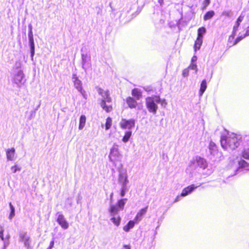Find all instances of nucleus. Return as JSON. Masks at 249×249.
<instances>
[{"label": "nucleus", "instance_id": "f257e3e1", "mask_svg": "<svg viewBox=\"0 0 249 249\" xmlns=\"http://www.w3.org/2000/svg\"><path fill=\"white\" fill-rule=\"evenodd\" d=\"M242 137L240 135L234 133L223 136L220 140L222 147L227 150H233L239 145Z\"/></svg>", "mask_w": 249, "mask_h": 249}, {"label": "nucleus", "instance_id": "f03ea898", "mask_svg": "<svg viewBox=\"0 0 249 249\" xmlns=\"http://www.w3.org/2000/svg\"><path fill=\"white\" fill-rule=\"evenodd\" d=\"M159 96H153L148 97L146 98L145 105L148 111L153 114H156L158 109V107L156 103H159Z\"/></svg>", "mask_w": 249, "mask_h": 249}, {"label": "nucleus", "instance_id": "7ed1b4c3", "mask_svg": "<svg viewBox=\"0 0 249 249\" xmlns=\"http://www.w3.org/2000/svg\"><path fill=\"white\" fill-rule=\"evenodd\" d=\"M12 80L13 83L20 87L24 85L26 81L25 75L22 70H17L13 71L12 73Z\"/></svg>", "mask_w": 249, "mask_h": 249}, {"label": "nucleus", "instance_id": "20e7f679", "mask_svg": "<svg viewBox=\"0 0 249 249\" xmlns=\"http://www.w3.org/2000/svg\"><path fill=\"white\" fill-rule=\"evenodd\" d=\"M119 125L120 127L123 129H130L135 126V121L133 119L129 120L122 119L119 123Z\"/></svg>", "mask_w": 249, "mask_h": 249}, {"label": "nucleus", "instance_id": "39448f33", "mask_svg": "<svg viewBox=\"0 0 249 249\" xmlns=\"http://www.w3.org/2000/svg\"><path fill=\"white\" fill-rule=\"evenodd\" d=\"M20 241L23 243L24 246L27 249L32 248L31 239L29 236L27 235L26 233H21L19 235Z\"/></svg>", "mask_w": 249, "mask_h": 249}, {"label": "nucleus", "instance_id": "423d86ee", "mask_svg": "<svg viewBox=\"0 0 249 249\" xmlns=\"http://www.w3.org/2000/svg\"><path fill=\"white\" fill-rule=\"evenodd\" d=\"M28 38L29 45L30 47L31 57V59L33 60L34 55L35 54V44L33 37V33H28Z\"/></svg>", "mask_w": 249, "mask_h": 249}, {"label": "nucleus", "instance_id": "0eeeda50", "mask_svg": "<svg viewBox=\"0 0 249 249\" xmlns=\"http://www.w3.org/2000/svg\"><path fill=\"white\" fill-rule=\"evenodd\" d=\"M242 157L249 160V137L244 142V148L241 153Z\"/></svg>", "mask_w": 249, "mask_h": 249}, {"label": "nucleus", "instance_id": "6e6552de", "mask_svg": "<svg viewBox=\"0 0 249 249\" xmlns=\"http://www.w3.org/2000/svg\"><path fill=\"white\" fill-rule=\"evenodd\" d=\"M57 222L58 224L64 229H67L69 227V223L66 221L63 214H59L57 218Z\"/></svg>", "mask_w": 249, "mask_h": 249}, {"label": "nucleus", "instance_id": "1a4fd4ad", "mask_svg": "<svg viewBox=\"0 0 249 249\" xmlns=\"http://www.w3.org/2000/svg\"><path fill=\"white\" fill-rule=\"evenodd\" d=\"M148 209V206H146L145 207L141 209L137 213L136 216L134 218V220L136 222V223L141 221L142 219V217L143 215H144Z\"/></svg>", "mask_w": 249, "mask_h": 249}, {"label": "nucleus", "instance_id": "9d476101", "mask_svg": "<svg viewBox=\"0 0 249 249\" xmlns=\"http://www.w3.org/2000/svg\"><path fill=\"white\" fill-rule=\"evenodd\" d=\"M82 56V68L85 71H86L87 68L89 67L87 62L90 60V56L88 55L87 53H81Z\"/></svg>", "mask_w": 249, "mask_h": 249}, {"label": "nucleus", "instance_id": "9b49d317", "mask_svg": "<svg viewBox=\"0 0 249 249\" xmlns=\"http://www.w3.org/2000/svg\"><path fill=\"white\" fill-rule=\"evenodd\" d=\"M72 78L75 88L77 89L78 91L82 93V87L81 81L78 78L76 74H73Z\"/></svg>", "mask_w": 249, "mask_h": 249}, {"label": "nucleus", "instance_id": "f8f14e48", "mask_svg": "<svg viewBox=\"0 0 249 249\" xmlns=\"http://www.w3.org/2000/svg\"><path fill=\"white\" fill-rule=\"evenodd\" d=\"M197 188V186H195L194 184H192L185 188L182 191L180 196H187L189 194L191 193L193 190Z\"/></svg>", "mask_w": 249, "mask_h": 249}, {"label": "nucleus", "instance_id": "ddd939ff", "mask_svg": "<svg viewBox=\"0 0 249 249\" xmlns=\"http://www.w3.org/2000/svg\"><path fill=\"white\" fill-rule=\"evenodd\" d=\"M126 103L129 107L131 108H135L137 106V103L136 100L134 98L130 97L126 99Z\"/></svg>", "mask_w": 249, "mask_h": 249}, {"label": "nucleus", "instance_id": "4468645a", "mask_svg": "<svg viewBox=\"0 0 249 249\" xmlns=\"http://www.w3.org/2000/svg\"><path fill=\"white\" fill-rule=\"evenodd\" d=\"M15 153L14 148L9 149L6 151V157L8 160H12L14 159Z\"/></svg>", "mask_w": 249, "mask_h": 249}, {"label": "nucleus", "instance_id": "2eb2a0df", "mask_svg": "<svg viewBox=\"0 0 249 249\" xmlns=\"http://www.w3.org/2000/svg\"><path fill=\"white\" fill-rule=\"evenodd\" d=\"M136 222L134 220H130L129 221L126 225H125L124 227H123V230L125 231V232H128L129 230L130 229H132L133 228L134 226H135V223H136Z\"/></svg>", "mask_w": 249, "mask_h": 249}, {"label": "nucleus", "instance_id": "dca6fc26", "mask_svg": "<svg viewBox=\"0 0 249 249\" xmlns=\"http://www.w3.org/2000/svg\"><path fill=\"white\" fill-rule=\"evenodd\" d=\"M203 42V37L197 36L196 40L195 41L194 45V49L196 51L200 48Z\"/></svg>", "mask_w": 249, "mask_h": 249}, {"label": "nucleus", "instance_id": "f3484780", "mask_svg": "<svg viewBox=\"0 0 249 249\" xmlns=\"http://www.w3.org/2000/svg\"><path fill=\"white\" fill-rule=\"evenodd\" d=\"M209 149L211 154L215 155L217 152V147L213 142H210L209 144Z\"/></svg>", "mask_w": 249, "mask_h": 249}, {"label": "nucleus", "instance_id": "a211bd4d", "mask_svg": "<svg viewBox=\"0 0 249 249\" xmlns=\"http://www.w3.org/2000/svg\"><path fill=\"white\" fill-rule=\"evenodd\" d=\"M215 13L213 11L211 10L207 12L204 16L203 19L205 21L208 20L212 18L214 15Z\"/></svg>", "mask_w": 249, "mask_h": 249}, {"label": "nucleus", "instance_id": "6ab92c4d", "mask_svg": "<svg viewBox=\"0 0 249 249\" xmlns=\"http://www.w3.org/2000/svg\"><path fill=\"white\" fill-rule=\"evenodd\" d=\"M86 121V116L84 115H81L80 116V121H79V129H82L83 128V127L85 125Z\"/></svg>", "mask_w": 249, "mask_h": 249}, {"label": "nucleus", "instance_id": "aec40b11", "mask_svg": "<svg viewBox=\"0 0 249 249\" xmlns=\"http://www.w3.org/2000/svg\"><path fill=\"white\" fill-rule=\"evenodd\" d=\"M132 135V131H127L125 132L124 136L123 137L122 141L124 142H126L128 141L129 139Z\"/></svg>", "mask_w": 249, "mask_h": 249}, {"label": "nucleus", "instance_id": "412c9836", "mask_svg": "<svg viewBox=\"0 0 249 249\" xmlns=\"http://www.w3.org/2000/svg\"><path fill=\"white\" fill-rule=\"evenodd\" d=\"M239 168H247L249 166V163L244 160H241L238 162Z\"/></svg>", "mask_w": 249, "mask_h": 249}, {"label": "nucleus", "instance_id": "4be33fe9", "mask_svg": "<svg viewBox=\"0 0 249 249\" xmlns=\"http://www.w3.org/2000/svg\"><path fill=\"white\" fill-rule=\"evenodd\" d=\"M101 106L107 112H109L111 111L112 108L111 106H107L106 105L105 103V100H102L101 102Z\"/></svg>", "mask_w": 249, "mask_h": 249}, {"label": "nucleus", "instance_id": "5701e85b", "mask_svg": "<svg viewBox=\"0 0 249 249\" xmlns=\"http://www.w3.org/2000/svg\"><path fill=\"white\" fill-rule=\"evenodd\" d=\"M118 211H119V209L117 206H115L114 205H112L110 206L109 209V212L111 214H115L117 213Z\"/></svg>", "mask_w": 249, "mask_h": 249}, {"label": "nucleus", "instance_id": "b1692460", "mask_svg": "<svg viewBox=\"0 0 249 249\" xmlns=\"http://www.w3.org/2000/svg\"><path fill=\"white\" fill-rule=\"evenodd\" d=\"M112 125V119L108 117L106 119V122L105 124L106 130L109 129Z\"/></svg>", "mask_w": 249, "mask_h": 249}, {"label": "nucleus", "instance_id": "393cba45", "mask_svg": "<svg viewBox=\"0 0 249 249\" xmlns=\"http://www.w3.org/2000/svg\"><path fill=\"white\" fill-rule=\"evenodd\" d=\"M207 88V83L206 80H203L201 84L200 89V92L201 93H203V92L205 91Z\"/></svg>", "mask_w": 249, "mask_h": 249}, {"label": "nucleus", "instance_id": "a878e982", "mask_svg": "<svg viewBox=\"0 0 249 249\" xmlns=\"http://www.w3.org/2000/svg\"><path fill=\"white\" fill-rule=\"evenodd\" d=\"M111 220L116 226H119L120 224L121 218L119 216H118L117 217H113L111 218Z\"/></svg>", "mask_w": 249, "mask_h": 249}, {"label": "nucleus", "instance_id": "bb28decb", "mask_svg": "<svg viewBox=\"0 0 249 249\" xmlns=\"http://www.w3.org/2000/svg\"><path fill=\"white\" fill-rule=\"evenodd\" d=\"M119 155V152L117 148H113L111 150L110 154V158H113L115 156H118Z\"/></svg>", "mask_w": 249, "mask_h": 249}, {"label": "nucleus", "instance_id": "cd10ccee", "mask_svg": "<svg viewBox=\"0 0 249 249\" xmlns=\"http://www.w3.org/2000/svg\"><path fill=\"white\" fill-rule=\"evenodd\" d=\"M206 33V29L202 27L199 28L197 30V36L203 37V35Z\"/></svg>", "mask_w": 249, "mask_h": 249}, {"label": "nucleus", "instance_id": "c85d7f7f", "mask_svg": "<svg viewBox=\"0 0 249 249\" xmlns=\"http://www.w3.org/2000/svg\"><path fill=\"white\" fill-rule=\"evenodd\" d=\"M21 66V63L20 61H17L15 62V66L13 67V71H16L17 70H21L20 69Z\"/></svg>", "mask_w": 249, "mask_h": 249}, {"label": "nucleus", "instance_id": "c756f323", "mask_svg": "<svg viewBox=\"0 0 249 249\" xmlns=\"http://www.w3.org/2000/svg\"><path fill=\"white\" fill-rule=\"evenodd\" d=\"M9 204L11 210V212L9 214V217L10 218H12L15 216V208L13 205L12 204L11 202H10Z\"/></svg>", "mask_w": 249, "mask_h": 249}, {"label": "nucleus", "instance_id": "7c9ffc66", "mask_svg": "<svg viewBox=\"0 0 249 249\" xmlns=\"http://www.w3.org/2000/svg\"><path fill=\"white\" fill-rule=\"evenodd\" d=\"M126 199H120L117 203L118 207H120L122 209H123L124 207L125 204V200H126Z\"/></svg>", "mask_w": 249, "mask_h": 249}, {"label": "nucleus", "instance_id": "2f4dec72", "mask_svg": "<svg viewBox=\"0 0 249 249\" xmlns=\"http://www.w3.org/2000/svg\"><path fill=\"white\" fill-rule=\"evenodd\" d=\"M222 15L227 17H231L232 16V12L231 11H224L222 12Z\"/></svg>", "mask_w": 249, "mask_h": 249}, {"label": "nucleus", "instance_id": "473e14b6", "mask_svg": "<svg viewBox=\"0 0 249 249\" xmlns=\"http://www.w3.org/2000/svg\"><path fill=\"white\" fill-rule=\"evenodd\" d=\"M240 24V23H239L237 21L236 22V23L233 28L232 34H234V35L236 34V32L237 31L238 28Z\"/></svg>", "mask_w": 249, "mask_h": 249}, {"label": "nucleus", "instance_id": "72a5a7b5", "mask_svg": "<svg viewBox=\"0 0 249 249\" xmlns=\"http://www.w3.org/2000/svg\"><path fill=\"white\" fill-rule=\"evenodd\" d=\"M11 169L12 172L13 173H15L18 171H20L21 168L20 167H18L17 165H16L13 166H12Z\"/></svg>", "mask_w": 249, "mask_h": 249}, {"label": "nucleus", "instance_id": "f704fd0d", "mask_svg": "<svg viewBox=\"0 0 249 249\" xmlns=\"http://www.w3.org/2000/svg\"><path fill=\"white\" fill-rule=\"evenodd\" d=\"M159 100L160 101L159 102V103H160L163 107H165L167 105V102L165 99H161L159 97Z\"/></svg>", "mask_w": 249, "mask_h": 249}, {"label": "nucleus", "instance_id": "c9c22d12", "mask_svg": "<svg viewBox=\"0 0 249 249\" xmlns=\"http://www.w3.org/2000/svg\"><path fill=\"white\" fill-rule=\"evenodd\" d=\"M210 0H204V1L203 2V9H206V7L210 4Z\"/></svg>", "mask_w": 249, "mask_h": 249}, {"label": "nucleus", "instance_id": "e433bc0d", "mask_svg": "<svg viewBox=\"0 0 249 249\" xmlns=\"http://www.w3.org/2000/svg\"><path fill=\"white\" fill-rule=\"evenodd\" d=\"M245 37L243 36H240L238 37L235 40L234 42L233 43V45L236 44L238 42H239L240 41H241L242 39H243Z\"/></svg>", "mask_w": 249, "mask_h": 249}, {"label": "nucleus", "instance_id": "4c0bfd02", "mask_svg": "<svg viewBox=\"0 0 249 249\" xmlns=\"http://www.w3.org/2000/svg\"><path fill=\"white\" fill-rule=\"evenodd\" d=\"M189 69H191L192 70H195L196 71H197V66L196 64L192 63L189 67Z\"/></svg>", "mask_w": 249, "mask_h": 249}, {"label": "nucleus", "instance_id": "58836bf2", "mask_svg": "<svg viewBox=\"0 0 249 249\" xmlns=\"http://www.w3.org/2000/svg\"><path fill=\"white\" fill-rule=\"evenodd\" d=\"M189 75V70L188 69H184L182 71V75L183 77H187Z\"/></svg>", "mask_w": 249, "mask_h": 249}, {"label": "nucleus", "instance_id": "ea45409f", "mask_svg": "<svg viewBox=\"0 0 249 249\" xmlns=\"http://www.w3.org/2000/svg\"><path fill=\"white\" fill-rule=\"evenodd\" d=\"M244 18V16L243 15V14H242L238 18H237V22H239V23H241L242 20H243V18Z\"/></svg>", "mask_w": 249, "mask_h": 249}, {"label": "nucleus", "instance_id": "a19ab883", "mask_svg": "<svg viewBox=\"0 0 249 249\" xmlns=\"http://www.w3.org/2000/svg\"><path fill=\"white\" fill-rule=\"evenodd\" d=\"M142 93V91H141V90L140 89H134L132 90L131 93L134 94V93Z\"/></svg>", "mask_w": 249, "mask_h": 249}, {"label": "nucleus", "instance_id": "79ce46f5", "mask_svg": "<svg viewBox=\"0 0 249 249\" xmlns=\"http://www.w3.org/2000/svg\"><path fill=\"white\" fill-rule=\"evenodd\" d=\"M106 102H110L111 101V98L109 96L108 94H106V97L105 98L104 100Z\"/></svg>", "mask_w": 249, "mask_h": 249}, {"label": "nucleus", "instance_id": "37998d69", "mask_svg": "<svg viewBox=\"0 0 249 249\" xmlns=\"http://www.w3.org/2000/svg\"><path fill=\"white\" fill-rule=\"evenodd\" d=\"M0 237L3 240V230L1 227L0 226Z\"/></svg>", "mask_w": 249, "mask_h": 249}, {"label": "nucleus", "instance_id": "c03bdc74", "mask_svg": "<svg viewBox=\"0 0 249 249\" xmlns=\"http://www.w3.org/2000/svg\"><path fill=\"white\" fill-rule=\"evenodd\" d=\"M28 29H29V32L28 33H33L32 31V25L31 24H29L28 25Z\"/></svg>", "mask_w": 249, "mask_h": 249}, {"label": "nucleus", "instance_id": "a18cd8bd", "mask_svg": "<svg viewBox=\"0 0 249 249\" xmlns=\"http://www.w3.org/2000/svg\"><path fill=\"white\" fill-rule=\"evenodd\" d=\"M235 35H234V34H231L230 36H229V41H231L234 37V36H235Z\"/></svg>", "mask_w": 249, "mask_h": 249}, {"label": "nucleus", "instance_id": "49530a36", "mask_svg": "<svg viewBox=\"0 0 249 249\" xmlns=\"http://www.w3.org/2000/svg\"><path fill=\"white\" fill-rule=\"evenodd\" d=\"M53 245H54V241H52L50 243V245H49L50 249H51L53 247Z\"/></svg>", "mask_w": 249, "mask_h": 249}, {"label": "nucleus", "instance_id": "de8ad7c7", "mask_svg": "<svg viewBox=\"0 0 249 249\" xmlns=\"http://www.w3.org/2000/svg\"><path fill=\"white\" fill-rule=\"evenodd\" d=\"M248 36H249V26L248 27V29L246 31L245 34L244 35V37H246Z\"/></svg>", "mask_w": 249, "mask_h": 249}, {"label": "nucleus", "instance_id": "09e8293b", "mask_svg": "<svg viewBox=\"0 0 249 249\" xmlns=\"http://www.w3.org/2000/svg\"><path fill=\"white\" fill-rule=\"evenodd\" d=\"M123 249H131V247L129 245H124L123 246Z\"/></svg>", "mask_w": 249, "mask_h": 249}, {"label": "nucleus", "instance_id": "8fccbe9b", "mask_svg": "<svg viewBox=\"0 0 249 249\" xmlns=\"http://www.w3.org/2000/svg\"><path fill=\"white\" fill-rule=\"evenodd\" d=\"M125 195V190L124 189H123L122 190H121V196H124Z\"/></svg>", "mask_w": 249, "mask_h": 249}, {"label": "nucleus", "instance_id": "3c124183", "mask_svg": "<svg viewBox=\"0 0 249 249\" xmlns=\"http://www.w3.org/2000/svg\"><path fill=\"white\" fill-rule=\"evenodd\" d=\"M197 57L196 56H194L192 58V62H194L196 61Z\"/></svg>", "mask_w": 249, "mask_h": 249}, {"label": "nucleus", "instance_id": "603ef678", "mask_svg": "<svg viewBox=\"0 0 249 249\" xmlns=\"http://www.w3.org/2000/svg\"><path fill=\"white\" fill-rule=\"evenodd\" d=\"M97 91L99 93L101 94L103 93V90L101 88H97Z\"/></svg>", "mask_w": 249, "mask_h": 249}, {"label": "nucleus", "instance_id": "864d4df0", "mask_svg": "<svg viewBox=\"0 0 249 249\" xmlns=\"http://www.w3.org/2000/svg\"><path fill=\"white\" fill-rule=\"evenodd\" d=\"M109 7H110L111 8V11H112V12H114V11H115V9H114L112 7V3H111V2H110V3H109Z\"/></svg>", "mask_w": 249, "mask_h": 249}, {"label": "nucleus", "instance_id": "5fc2aeb1", "mask_svg": "<svg viewBox=\"0 0 249 249\" xmlns=\"http://www.w3.org/2000/svg\"><path fill=\"white\" fill-rule=\"evenodd\" d=\"M102 9L99 8L98 11L97 12V14L98 15H101L102 14Z\"/></svg>", "mask_w": 249, "mask_h": 249}, {"label": "nucleus", "instance_id": "6e6d98bb", "mask_svg": "<svg viewBox=\"0 0 249 249\" xmlns=\"http://www.w3.org/2000/svg\"><path fill=\"white\" fill-rule=\"evenodd\" d=\"M158 2L160 5H162L163 3V0H158Z\"/></svg>", "mask_w": 249, "mask_h": 249}, {"label": "nucleus", "instance_id": "4d7b16f0", "mask_svg": "<svg viewBox=\"0 0 249 249\" xmlns=\"http://www.w3.org/2000/svg\"><path fill=\"white\" fill-rule=\"evenodd\" d=\"M145 90L146 91H148V92H149V91H151V89H150V88H148L147 89H145Z\"/></svg>", "mask_w": 249, "mask_h": 249}, {"label": "nucleus", "instance_id": "13d9d810", "mask_svg": "<svg viewBox=\"0 0 249 249\" xmlns=\"http://www.w3.org/2000/svg\"><path fill=\"white\" fill-rule=\"evenodd\" d=\"M134 95H135L136 94H134ZM137 95H138V97H137V99H139V96H141V94H137Z\"/></svg>", "mask_w": 249, "mask_h": 249}, {"label": "nucleus", "instance_id": "bf43d9fd", "mask_svg": "<svg viewBox=\"0 0 249 249\" xmlns=\"http://www.w3.org/2000/svg\"><path fill=\"white\" fill-rule=\"evenodd\" d=\"M247 18L248 20L249 21V14H248Z\"/></svg>", "mask_w": 249, "mask_h": 249}, {"label": "nucleus", "instance_id": "052dcab7", "mask_svg": "<svg viewBox=\"0 0 249 249\" xmlns=\"http://www.w3.org/2000/svg\"><path fill=\"white\" fill-rule=\"evenodd\" d=\"M178 197H179V196H177V198H176V201H177V199H178Z\"/></svg>", "mask_w": 249, "mask_h": 249}, {"label": "nucleus", "instance_id": "680f3d73", "mask_svg": "<svg viewBox=\"0 0 249 249\" xmlns=\"http://www.w3.org/2000/svg\"><path fill=\"white\" fill-rule=\"evenodd\" d=\"M47 249H50L49 247Z\"/></svg>", "mask_w": 249, "mask_h": 249}]
</instances>
